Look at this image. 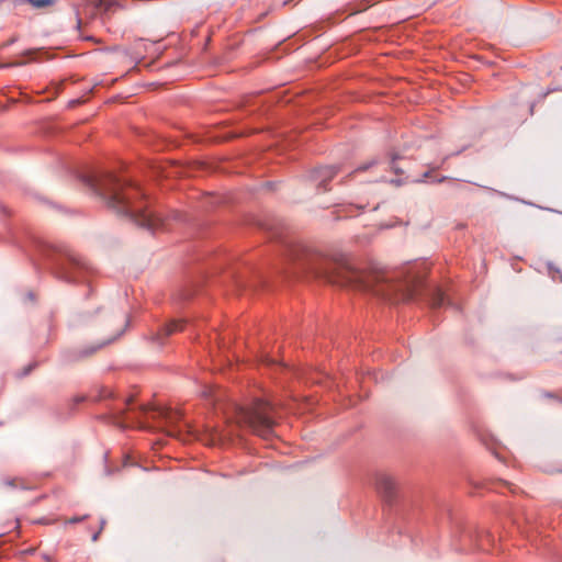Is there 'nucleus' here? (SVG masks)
Returning <instances> with one entry per match:
<instances>
[{
	"label": "nucleus",
	"instance_id": "nucleus-1",
	"mask_svg": "<svg viewBox=\"0 0 562 562\" xmlns=\"http://www.w3.org/2000/svg\"><path fill=\"white\" fill-rule=\"evenodd\" d=\"M258 228L269 235L270 239H277L286 273L294 278H312L394 304L422 300L432 310L452 305L440 288L428 284L419 274L383 270L362 272L342 256H328L310 245L283 238L266 223L258 222Z\"/></svg>",
	"mask_w": 562,
	"mask_h": 562
},
{
	"label": "nucleus",
	"instance_id": "nucleus-2",
	"mask_svg": "<svg viewBox=\"0 0 562 562\" xmlns=\"http://www.w3.org/2000/svg\"><path fill=\"white\" fill-rule=\"evenodd\" d=\"M77 175L117 214L151 232L165 227L166 217L134 179L95 165L78 170Z\"/></svg>",
	"mask_w": 562,
	"mask_h": 562
},
{
	"label": "nucleus",
	"instance_id": "nucleus-3",
	"mask_svg": "<svg viewBox=\"0 0 562 562\" xmlns=\"http://www.w3.org/2000/svg\"><path fill=\"white\" fill-rule=\"evenodd\" d=\"M94 401L103 403L106 409L99 419L121 429L150 428L149 423L153 420L168 436L183 440L195 437V430L183 419L181 412L171 407L139 404L132 396L119 398L108 387L99 389Z\"/></svg>",
	"mask_w": 562,
	"mask_h": 562
},
{
	"label": "nucleus",
	"instance_id": "nucleus-4",
	"mask_svg": "<svg viewBox=\"0 0 562 562\" xmlns=\"http://www.w3.org/2000/svg\"><path fill=\"white\" fill-rule=\"evenodd\" d=\"M27 252L33 260H35V257L45 260L49 271L61 281L68 283L88 282L90 268L67 247L56 246L32 236Z\"/></svg>",
	"mask_w": 562,
	"mask_h": 562
},
{
	"label": "nucleus",
	"instance_id": "nucleus-5",
	"mask_svg": "<svg viewBox=\"0 0 562 562\" xmlns=\"http://www.w3.org/2000/svg\"><path fill=\"white\" fill-rule=\"evenodd\" d=\"M375 488L381 496L385 507L391 513H394L400 521L397 522V532L408 542H414L412 533L404 530L401 522L405 519L406 510L411 506V501L407 498L405 493L401 491L396 482L387 474H378L374 479Z\"/></svg>",
	"mask_w": 562,
	"mask_h": 562
},
{
	"label": "nucleus",
	"instance_id": "nucleus-6",
	"mask_svg": "<svg viewBox=\"0 0 562 562\" xmlns=\"http://www.w3.org/2000/svg\"><path fill=\"white\" fill-rule=\"evenodd\" d=\"M494 544L495 538L486 529L462 524L454 527L452 546L457 552L468 553L474 549L487 552Z\"/></svg>",
	"mask_w": 562,
	"mask_h": 562
},
{
	"label": "nucleus",
	"instance_id": "nucleus-7",
	"mask_svg": "<svg viewBox=\"0 0 562 562\" xmlns=\"http://www.w3.org/2000/svg\"><path fill=\"white\" fill-rule=\"evenodd\" d=\"M273 404L266 400H256L250 407L239 408L243 423L261 436L271 434L274 426Z\"/></svg>",
	"mask_w": 562,
	"mask_h": 562
},
{
	"label": "nucleus",
	"instance_id": "nucleus-8",
	"mask_svg": "<svg viewBox=\"0 0 562 562\" xmlns=\"http://www.w3.org/2000/svg\"><path fill=\"white\" fill-rule=\"evenodd\" d=\"M130 326V318L127 317L125 327L121 329L115 336L112 338L105 339L98 344H90L83 347H71V348H64L59 352V361L64 366H68L71 363H76L79 361H82L95 352H98L103 347L110 345L111 342L115 341L117 338H120L125 329Z\"/></svg>",
	"mask_w": 562,
	"mask_h": 562
},
{
	"label": "nucleus",
	"instance_id": "nucleus-9",
	"mask_svg": "<svg viewBox=\"0 0 562 562\" xmlns=\"http://www.w3.org/2000/svg\"><path fill=\"white\" fill-rule=\"evenodd\" d=\"M207 278L206 270L200 268L196 273L188 272L187 279L181 288L178 290V300L181 302L189 301L202 285Z\"/></svg>",
	"mask_w": 562,
	"mask_h": 562
},
{
	"label": "nucleus",
	"instance_id": "nucleus-10",
	"mask_svg": "<svg viewBox=\"0 0 562 562\" xmlns=\"http://www.w3.org/2000/svg\"><path fill=\"white\" fill-rule=\"evenodd\" d=\"M339 170V165L317 166L310 170L308 179L312 182L317 183V187L323 191H327L329 189L328 182L338 173Z\"/></svg>",
	"mask_w": 562,
	"mask_h": 562
},
{
	"label": "nucleus",
	"instance_id": "nucleus-11",
	"mask_svg": "<svg viewBox=\"0 0 562 562\" xmlns=\"http://www.w3.org/2000/svg\"><path fill=\"white\" fill-rule=\"evenodd\" d=\"M184 327V322L182 321H171L167 324H164L159 327L157 333L153 336V341L159 345L165 342V339L169 337L171 334L182 330Z\"/></svg>",
	"mask_w": 562,
	"mask_h": 562
},
{
	"label": "nucleus",
	"instance_id": "nucleus-12",
	"mask_svg": "<svg viewBox=\"0 0 562 562\" xmlns=\"http://www.w3.org/2000/svg\"><path fill=\"white\" fill-rule=\"evenodd\" d=\"M99 310L94 311V314L98 313ZM93 317V313L91 312H78L74 314L69 321L70 326L77 327L87 324Z\"/></svg>",
	"mask_w": 562,
	"mask_h": 562
},
{
	"label": "nucleus",
	"instance_id": "nucleus-13",
	"mask_svg": "<svg viewBox=\"0 0 562 562\" xmlns=\"http://www.w3.org/2000/svg\"><path fill=\"white\" fill-rule=\"evenodd\" d=\"M0 483L3 487L11 488V490H26L27 486L25 483L20 480L19 477H10V476H3L0 480Z\"/></svg>",
	"mask_w": 562,
	"mask_h": 562
},
{
	"label": "nucleus",
	"instance_id": "nucleus-14",
	"mask_svg": "<svg viewBox=\"0 0 562 562\" xmlns=\"http://www.w3.org/2000/svg\"><path fill=\"white\" fill-rule=\"evenodd\" d=\"M482 442L485 445V447L502 462H505L503 456L499 453V451L497 450V443L496 441L491 438V439H485L483 438L482 439Z\"/></svg>",
	"mask_w": 562,
	"mask_h": 562
},
{
	"label": "nucleus",
	"instance_id": "nucleus-15",
	"mask_svg": "<svg viewBox=\"0 0 562 562\" xmlns=\"http://www.w3.org/2000/svg\"><path fill=\"white\" fill-rule=\"evenodd\" d=\"M22 55L27 60H37L45 55V50L43 48H30L24 50Z\"/></svg>",
	"mask_w": 562,
	"mask_h": 562
},
{
	"label": "nucleus",
	"instance_id": "nucleus-16",
	"mask_svg": "<svg viewBox=\"0 0 562 562\" xmlns=\"http://www.w3.org/2000/svg\"><path fill=\"white\" fill-rule=\"evenodd\" d=\"M390 168L393 170L396 175H402L403 170L396 165V161L401 158L398 154L396 153H390Z\"/></svg>",
	"mask_w": 562,
	"mask_h": 562
},
{
	"label": "nucleus",
	"instance_id": "nucleus-17",
	"mask_svg": "<svg viewBox=\"0 0 562 562\" xmlns=\"http://www.w3.org/2000/svg\"><path fill=\"white\" fill-rule=\"evenodd\" d=\"M37 367V362L36 361H33L31 363H29L27 366H25L24 368H22L21 370L16 371L15 372V376L18 379H22V378H25L35 368Z\"/></svg>",
	"mask_w": 562,
	"mask_h": 562
},
{
	"label": "nucleus",
	"instance_id": "nucleus-18",
	"mask_svg": "<svg viewBox=\"0 0 562 562\" xmlns=\"http://www.w3.org/2000/svg\"><path fill=\"white\" fill-rule=\"evenodd\" d=\"M19 2H29L35 8H45L54 3V0H19Z\"/></svg>",
	"mask_w": 562,
	"mask_h": 562
},
{
	"label": "nucleus",
	"instance_id": "nucleus-19",
	"mask_svg": "<svg viewBox=\"0 0 562 562\" xmlns=\"http://www.w3.org/2000/svg\"><path fill=\"white\" fill-rule=\"evenodd\" d=\"M380 162V160L378 158H372L371 160L360 165L356 170L355 172H362V171H367L369 170L370 168L376 166Z\"/></svg>",
	"mask_w": 562,
	"mask_h": 562
},
{
	"label": "nucleus",
	"instance_id": "nucleus-20",
	"mask_svg": "<svg viewBox=\"0 0 562 562\" xmlns=\"http://www.w3.org/2000/svg\"><path fill=\"white\" fill-rule=\"evenodd\" d=\"M265 364L268 368H274V369H281V370L286 369V367L283 363H279L277 360L269 358V357L265 358Z\"/></svg>",
	"mask_w": 562,
	"mask_h": 562
},
{
	"label": "nucleus",
	"instance_id": "nucleus-21",
	"mask_svg": "<svg viewBox=\"0 0 562 562\" xmlns=\"http://www.w3.org/2000/svg\"><path fill=\"white\" fill-rule=\"evenodd\" d=\"M88 517H89V515L74 516L67 522L68 524H78V522L86 520Z\"/></svg>",
	"mask_w": 562,
	"mask_h": 562
},
{
	"label": "nucleus",
	"instance_id": "nucleus-22",
	"mask_svg": "<svg viewBox=\"0 0 562 562\" xmlns=\"http://www.w3.org/2000/svg\"><path fill=\"white\" fill-rule=\"evenodd\" d=\"M26 63H27V60L14 61V63L7 64V65L1 66V68L19 67V66H23V65H25Z\"/></svg>",
	"mask_w": 562,
	"mask_h": 562
},
{
	"label": "nucleus",
	"instance_id": "nucleus-23",
	"mask_svg": "<svg viewBox=\"0 0 562 562\" xmlns=\"http://www.w3.org/2000/svg\"><path fill=\"white\" fill-rule=\"evenodd\" d=\"M222 436L217 432L211 434V443H215L217 440H221Z\"/></svg>",
	"mask_w": 562,
	"mask_h": 562
},
{
	"label": "nucleus",
	"instance_id": "nucleus-24",
	"mask_svg": "<svg viewBox=\"0 0 562 562\" xmlns=\"http://www.w3.org/2000/svg\"><path fill=\"white\" fill-rule=\"evenodd\" d=\"M18 41L16 37H11L10 40H8L2 46L3 47H7V46H10L12 44H14L15 42Z\"/></svg>",
	"mask_w": 562,
	"mask_h": 562
},
{
	"label": "nucleus",
	"instance_id": "nucleus-25",
	"mask_svg": "<svg viewBox=\"0 0 562 562\" xmlns=\"http://www.w3.org/2000/svg\"><path fill=\"white\" fill-rule=\"evenodd\" d=\"M100 533H101V529H99L97 532H94L91 537L92 541L95 542L98 541L99 537H100Z\"/></svg>",
	"mask_w": 562,
	"mask_h": 562
},
{
	"label": "nucleus",
	"instance_id": "nucleus-26",
	"mask_svg": "<svg viewBox=\"0 0 562 562\" xmlns=\"http://www.w3.org/2000/svg\"><path fill=\"white\" fill-rule=\"evenodd\" d=\"M204 257H205V254H198V255H195V256H194V258H193V259H194L195 261H199V262H200L201 260H204Z\"/></svg>",
	"mask_w": 562,
	"mask_h": 562
},
{
	"label": "nucleus",
	"instance_id": "nucleus-27",
	"mask_svg": "<svg viewBox=\"0 0 562 562\" xmlns=\"http://www.w3.org/2000/svg\"><path fill=\"white\" fill-rule=\"evenodd\" d=\"M548 269H549V271H550V272H552V271H557V272H559V269H558V268H555V267H554V265H553L552 262H549V263H548Z\"/></svg>",
	"mask_w": 562,
	"mask_h": 562
},
{
	"label": "nucleus",
	"instance_id": "nucleus-28",
	"mask_svg": "<svg viewBox=\"0 0 562 562\" xmlns=\"http://www.w3.org/2000/svg\"><path fill=\"white\" fill-rule=\"evenodd\" d=\"M430 176V171H426L423 173V179L418 180L419 182L425 181Z\"/></svg>",
	"mask_w": 562,
	"mask_h": 562
},
{
	"label": "nucleus",
	"instance_id": "nucleus-29",
	"mask_svg": "<svg viewBox=\"0 0 562 562\" xmlns=\"http://www.w3.org/2000/svg\"><path fill=\"white\" fill-rule=\"evenodd\" d=\"M460 153H461V150L456 151V153H452L451 155L446 156V157L443 158V160H442V164H443V162H445L449 157H451V156H457V155H459Z\"/></svg>",
	"mask_w": 562,
	"mask_h": 562
},
{
	"label": "nucleus",
	"instance_id": "nucleus-30",
	"mask_svg": "<svg viewBox=\"0 0 562 562\" xmlns=\"http://www.w3.org/2000/svg\"><path fill=\"white\" fill-rule=\"evenodd\" d=\"M447 179H448V177L442 176V177H440V178L435 179L434 181H435V182H443V181H446Z\"/></svg>",
	"mask_w": 562,
	"mask_h": 562
},
{
	"label": "nucleus",
	"instance_id": "nucleus-31",
	"mask_svg": "<svg viewBox=\"0 0 562 562\" xmlns=\"http://www.w3.org/2000/svg\"><path fill=\"white\" fill-rule=\"evenodd\" d=\"M390 182L395 184V186H401L402 184V181L398 180V179H392Z\"/></svg>",
	"mask_w": 562,
	"mask_h": 562
},
{
	"label": "nucleus",
	"instance_id": "nucleus-32",
	"mask_svg": "<svg viewBox=\"0 0 562 562\" xmlns=\"http://www.w3.org/2000/svg\"><path fill=\"white\" fill-rule=\"evenodd\" d=\"M501 483H502L503 485L507 486V487H510V486H512V484H510L509 482L505 481V480H501Z\"/></svg>",
	"mask_w": 562,
	"mask_h": 562
},
{
	"label": "nucleus",
	"instance_id": "nucleus-33",
	"mask_svg": "<svg viewBox=\"0 0 562 562\" xmlns=\"http://www.w3.org/2000/svg\"><path fill=\"white\" fill-rule=\"evenodd\" d=\"M27 299H29L30 301H33V300H34V293H33V292H29V293H27Z\"/></svg>",
	"mask_w": 562,
	"mask_h": 562
},
{
	"label": "nucleus",
	"instance_id": "nucleus-34",
	"mask_svg": "<svg viewBox=\"0 0 562 562\" xmlns=\"http://www.w3.org/2000/svg\"><path fill=\"white\" fill-rule=\"evenodd\" d=\"M207 201L213 205L216 201L214 196L207 198Z\"/></svg>",
	"mask_w": 562,
	"mask_h": 562
},
{
	"label": "nucleus",
	"instance_id": "nucleus-35",
	"mask_svg": "<svg viewBox=\"0 0 562 562\" xmlns=\"http://www.w3.org/2000/svg\"><path fill=\"white\" fill-rule=\"evenodd\" d=\"M105 471L108 475L112 474V469L109 465L105 467Z\"/></svg>",
	"mask_w": 562,
	"mask_h": 562
},
{
	"label": "nucleus",
	"instance_id": "nucleus-36",
	"mask_svg": "<svg viewBox=\"0 0 562 562\" xmlns=\"http://www.w3.org/2000/svg\"><path fill=\"white\" fill-rule=\"evenodd\" d=\"M105 525V519H101L100 521V529L102 530Z\"/></svg>",
	"mask_w": 562,
	"mask_h": 562
},
{
	"label": "nucleus",
	"instance_id": "nucleus-37",
	"mask_svg": "<svg viewBox=\"0 0 562 562\" xmlns=\"http://www.w3.org/2000/svg\"><path fill=\"white\" fill-rule=\"evenodd\" d=\"M175 218L180 221V220H182V215H181V214H179V213H176V214H175Z\"/></svg>",
	"mask_w": 562,
	"mask_h": 562
},
{
	"label": "nucleus",
	"instance_id": "nucleus-38",
	"mask_svg": "<svg viewBox=\"0 0 562 562\" xmlns=\"http://www.w3.org/2000/svg\"><path fill=\"white\" fill-rule=\"evenodd\" d=\"M83 401H85V398H83V397H78V398H77V402H78V403H81V402H83Z\"/></svg>",
	"mask_w": 562,
	"mask_h": 562
},
{
	"label": "nucleus",
	"instance_id": "nucleus-39",
	"mask_svg": "<svg viewBox=\"0 0 562 562\" xmlns=\"http://www.w3.org/2000/svg\"><path fill=\"white\" fill-rule=\"evenodd\" d=\"M267 186L272 189L273 183L272 182H267Z\"/></svg>",
	"mask_w": 562,
	"mask_h": 562
},
{
	"label": "nucleus",
	"instance_id": "nucleus-40",
	"mask_svg": "<svg viewBox=\"0 0 562 562\" xmlns=\"http://www.w3.org/2000/svg\"><path fill=\"white\" fill-rule=\"evenodd\" d=\"M490 191L494 192V193H497V190L493 189V188H490Z\"/></svg>",
	"mask_w": 562,
	"mask_h": 562
},
{
	"label": "nucleus",
	"instance_id": "nucleus-41",
	"mask_svg": "<svg viewBox=\"0 0 562 562\" xmlns=\"http://www.w3.org/2000/svg\"><path fill=\"white\" fill-rule=\"evenodd\" d=\"M490 191L494 192V193H497V190L493 189V188H490Z\"/></svg>",
	"mask_w": 562,
	"mask_h": 562
},
{
	"label": "nucleus",
	"instance_id": "nucleus-42",
	"mask_svg": "<svg viewBox=\"0 0 562 562\" xmlns=\"http://www.w3.org/2000/svg\"><path fill=\"white\" fill-rule=\"evenodd\" d=\"M490 191L494 192V193H497V190L493 189V188H490Z\"/></svg>",
	"mask_w": 562,
	"mask_h": 562
}]
</instances>
